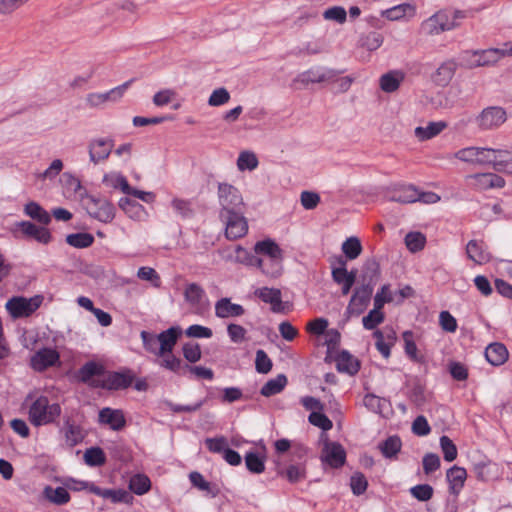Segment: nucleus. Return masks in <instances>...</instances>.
Here are the masks:
<instances>
[{"instance_id": "obj_1", "label": "nucleus", "mask_w": 512, "mask_h": 512, "mask_svg": "<svg viewBox=\"0 0 512 512\" xmlns=\"http://www.w3.org/2000/svg\"><path fill=\"white\" fill-rule=\"evenodd\" d=\"M61 412L58 403H50L47 396L40 395L29 406L28 420L35 427L49 425L57 421Z\"/></svg>"}, {"instance_id": "obj_2", "label": "nucleus", "mask_w": 512, "mask_h": 512, "mask_svg": "<svg viewBox=\"0 0 512 512\" xmlns=\"http://www.w3.org/2000/svg\"><path fill=\"white\" fill-rule=\"evenodd\" d=\"M254 252L257 256L264 255L269 258L264 260V264L260 267L264 274L270 277H277L281 274L283 251L274 240L268 238L258 241L254 246Z\"/></svg>"}, {"instance_id": "obj_3", "label": "nucleus", "mask_w": 512, "mask_h": 512, "mask_svg": "<svg viewBox=\"0 0 512 512\" xmlns=\"http://www.w3.org/2000/svg\"><path fill=\"white\" fill-rule=\"evenodd\" d=\"M218 201L221 206L219 217L244 211V202L240 191L231 184L219 183Z\"/></svg>"}, {"instance_id": "obj_4", "label": "nucleus", "mask_w": 512, "mask_h": 512, "mask_svg": "<svg viewBox=\"0 0 512 512\" xmlns=\"http://www.w3.org/2000/svg\"><path fill=\"white\" fill-rule=\"evenodd\" d=\"M43 296L35 295L31 298L16 296L9 299L6 303V309L14 319L29 317L42 304Z\"/></svg>"}, {"instance_id": "obj_5", "label": "nucleus", "mask_w": 512, "mask_h": 512, "mask_svg": "<svg viewBox=\"0 0 512 512\" xmlns=\"http://www.w3.org/2000/svg\"><path fill=\"white\" fill-rule=\"evenodd\" d=\"M338 74L339 72L334 69L312 68L297 75L292 82V87L296 90H300L307 87L309 84L330 82L333 81Z\"/></svg>"}, {"instance_id": "obj_6", "label": "nucleus", "mask_w": 512, "mask_h": 512, "mask_svg": "<svg viewBox=\"0 0 512 512\" xmlns=\"http://www.w3.org/2000/svg\"><path fill=\"white\" fill-rule=\"evenodd\" d=\"M85 208L91 217L103 223H110L115 217L114 205L105 198L88 196Z\"/></svg>"}, {"instance_id": "obj_7", "label": "nucleus", "mask_w": 512, "mask_h": 512, "mask_svg": "<svg viewBox=\"0 0 512 512\" xmlns=\"http://www.w3.org/2000/svg\"><path fill=\"white\" fill-rule=\"evenodd\" d=\"M470 58L466 60L468 68L488 66L497 63L501 58L508 56L506 47L503 48H489L485 50L473 51L471 54L466 52Z\"/></svg>"}, {"instance_id": "obj_8", "label": "nucleus", "mask_w": 512, "mask_h": 512, "mask_svg": "<svg viewBox=\"0 0 512 512\" xmlns=\"http://www.w3.org/2000/svg\"><path fill=\"white\" fill-rule=\"evenodd\" d=\"M373 290L374 289L369 286L367 287L361 284L354 289L345 312L348 318L352 315L359 316L366 310L370 303Z\"/></svg>"}, {"instance_id": "obj_9", "label": "nucleus", "mask_w": 512, "mask_h": 512, "mask_svg": "<svg viewBox=\"0 0 512 512\" xmlns=\"http://www.w3.org/2000/svg\"><path fill=\"white\" fill-rule=\"evenodd\" d=\"M225 224V236L229 240H236L247 234L248 224L244 217V211L228 214L220 217Z\"/></svg>"}, {"instance_id": "obj_10", "label": "nucleus", "mask_w": 512, "mask_h": 512, "mask_svg": "<svg viewBox=\"0 0 512 512\" xmlns=\"http://www.w3.org/2000/svg\"><path fill=\"white\" fill-rule=\"evenodd\" d=\"M134 375L131 371L111 372L104 380H98L91 383L92 387L103 388L107 390H122L132 385Z\"/></svg>"}, {"instance_id": "obj_11", "label": "nucleus", "mask_w": 512, "mask_h": 512, "mask_svg": "<svg viewBox=\"0 0 512 512\" xmlns=\"http://www.w3.org/2000/svg\"><path fill=\"white\" fill-rule=\"evenodd\" d=\"M506 119L507 114L504 108L491 106L482 110L476 118V122L480 129L491 130L501 126Z\"/></svg>"}, {"instance_id": "obj_12", "label": "nucleus", "mask_w": 512, "mask_h": 512, "mask_svg": "<svg viewBox=\"0 0 512 512\" xmlns=\"http://www.w3.org/2000/svg\"><path fill=\"white\" fill-rule=\"evenodd\" d=\"M490 149L487 147H466L458 150L455 153V158L471 164L489 165L490 155H492Z\"/></svg>"}, {"instance_id": "obj_13", "label": "nucleus", "mask_w": 512, "mask_h": 512, "mask_svg": "<svg viewBox=\"0 0 512 512\" xmlns=\"http://www.w3.org/2000/svg\"><path fill=\"white\" fill-rule=\"evenodd\" d=\"M321 460L332 468H340L345 464L346 451L338 442L325 441Z\"/></svg>"}, {"instance_id": "obj_14", "label": "nucleus", "mask_w": 512, "mask_h": 512, "mask_svg": "<svg viewBox=\"0 0 512 512\" xmlns=\"http://www.w3.org/2000/svg\"><path fill=\"white\" fill-rule=\"evenodd\" d=\"M59 353L52 348H42L31 357L30 365L38 372H43L59 362Z\"/></svg>"}, {"instance_id": "obj_15", "label": "nucleus", "mask_w": 512, "mask_h": 512, "mask_svg": "<svg viewBox=\"0 0 512 512\" xmlns=\"http://www.w3.org/2000/svg\"><path fill=\"white\" fill-rule=\"evenodd\" d=\"M113 147V140L103 138L92 140L88 146L90 161L95 165L105 161L111 154Z\"/></svg>"}, {"instance_id": "obj_16", "label": "nucleus", "mask_w": 512, "mask_h": 512, "mask_svg": "<svg viewBox=\"0 0 512 512\" xmlns=\"http://www.w3.org/2000/svg\"><path fill=\"white\" fill-rule=\"evenodd\" d=\"M472 471L479 481L488 482L496 479L500 475L498 464L488 458H483L477 462H473Z\"/></svg>"}, {"instance_id": "obj_17", "label": "nucleus", "mask_w": 512, "mask_h": 512, "mask_svg": "<svg viewBox=\"0 0 512 512\" xmlns=\"http://www.w3.org/2000/svg\"><path fill=\"white\" fill-rule=\"evenodd\" d=\"M468 178L473 181L472 185L477 190L502 188L505 186L504 178L494 173H478L470 175Z\"/></svg>"}, {"instance_id": "obj_18", "label": "nucleus", "mask_w": 512, "mask_h": 512, "mask_svg": "<svg viewBox=\"0 0 512 512\" xmlns=\"http://www.w3.org/2000/svg\"><path fill=\"white\" fill-rule=\"evenodd\" d=\"M466 13L462 10H440L435 13L434 22H440V30L449 31L459 26L458 20L464 19Z\"/></svg>"}, {"instance_id": "obj_19", "label": "nucleus", "mask_w": 512, "mask_h": 512, "mask_svg": "<svg viewBox=\"0 0 512 512\" xmlns=\"http://www.w3.org/2000/svg\"><path fill=\"white\" fill-rule=\"evenodd\" d=\"M131 83L130 81L125 82L124 84L115 87L111 89L110 91L106 93H91L87 96V103L92 106L96 107L99 106L107 101H116L117 99L121 98L126 89L129 87Z\"/></svg>"}, {"instance_id": "obj_20", "label": "nucleus", "mask_w": 512, "mask_h": 512, "mask_svg": "<svg viewBox=\"0 0 512 512\" xmlns=\"http://www.w3.org/2000/svg\"><path fill=\"white\" fill-rule=\"evenodd\" d=\"M99 422L101 424L109 425V427L114 431H120L126 425V419L122 410L112 409L109 407H105L100 410Z\"/></svg>"}, {"instance_id": "obj_21", "label": "nucleus", "mask_w": 512, "mask_h": 512, "mask_svg": "<svg viewBox=\"0 0 512 512\" xmlns=\"http://www.w3.org/2000/svg\"><path fill=\"white\" fill-rule=\"evenodd\" d=\"M182 330L180 327H170L167 330L157 335L159 341L158 356H165V354L172 352L174 346L180 337Z\"/></svg>"}, {"instance_id": "obj_22", "label": "nucleus", "mask_w": 512, "mask_h": 512, "mask_svg": "<svg viewBox=\"0 0 512 512\" xmlns=\"http://www.w3.org/2000/svg\"><path fill=\"white\" fill-rule=\"evenodd\" d=\"M16 226L20 228L21 232L29 237L33 238L39 243L48 244L51 239V233L45 227H38L30 221H21L16 223Z\"/></svg>"}, {"instance_id": "obj_23", "label": "nucleus", "mask_w": 512, "mask_h": 512, "mask_svg": "<svg viewBox=\"0 0 512 512\" xmlns=\"http://www.w3.org/2000/svg\"><path fill=\"white\" fill-rule=\"evenodd\" d=\"M446 478L449 483V492L452 495L458 496L464 487L467 478V471L465 468L454 465L446 472Z\"/></svg>"}, {"instance_id": "obj_24", "label": "nucleus", "mask_w": 512, "mask_h": 512, "mask_svg": "<svg viewBox=\"0 0 512 512\" xmlns=\"http://www.w3.org/2000/svg\"><path fill=\"white\" fill-rule=\"evenodd\" d=\"M255 295L263 302L271 304V310L274 313L283 312L281 300V291L277 288L262 287L255 291Z\"/></svg>"}, {"instance_id": "obj_25", "label": "nucleus", "mask_w": 512, "mask_h": 512, "mask_svg": "<svg viewBox=\"0 0 512 512\" xmlns=\"http://www.w3.org/2000/svg\"><path fill=\"white\" fill-rule=\"evenodd\" d=\"M457 69V64L454 60H447L443 62L432 75V81L440 87L447 86L452 80Z\"/></svg>"}, {"instance_id": "obj_26", "label": "nucleus", "mask_w": 512, "mask_h": 512, "mask_svg": "<svg viewBox=\"0 0 512 512\" xmlns=\"http://www.w3.org/2000/svg\"><path fill=\"white\" fill-rule=\"evenodd\" d=\"M244 313L243 306L232 303L230 298H221L215 304V315L218 318L238 317Z\"/></svg>"}, {"instance_id": "obj_27", "label": "nucleus", "mask_w": 512, "mask_h": 512, "mask_svg": "<svg viewBox=\"0 0 512 512\" xmlns=\"http://www.w3.org/2000/svg\"><path fill=\"white\" fill-rule=\"evenodd\" d=\"M509 353L502 343H491L485 349L486 360L493 366H500L508 359Z\"/></svg>"}, {"instance_id": "obj_28", "label": "nucleus", "mask_w": 512, "mask_h": 512, "mask_svg": "<svg viewBox=\"0 0 512 512\" xmlns=\"http://www.w3.org/2000/svg\"><path fill=\"white\" fill-rule=\"evenodd\" d=\"M336 367L339 372L355 375L360 369V363L348 351L342 350L336 358Z\"/></svg>"}, {"instance_id": "obj_29", "label": "nucleus", "mask_w": 512, "mask_h": 512, "mask_svg": "<svg viewBox=\"0 0 512 512\" xmlns=\"http://www.w3.org/2000/svg\"><path fill=\"white\" fill-rule=\"evenodd\" d=\"M380 277V267L375 260H368L364 266L362 275L360 277V283L364 286H369L374 289Z\"/></svg>"}, {"instance_id": "obj_30", "label": "nucleus", "mask_w": 512, "mask_h": 512, "mask_svg": "<svg viewBox=\"0 0 512 512\" xmlns=\"http://www.w3.org/2000/svg\"><path fill=\"white\" fill-rule=\"evenodd\" d=\"M418 199L419 191L413 185L403 186L400 189H396L389 197L390 201L402 204L414 203L417 202Z\"/></svg>"}, {"instance_id": "obj_31", "label": "nucleus", "mask_w": 512, "mask_h": 512, "mask_svg": "<svg viewBox=\"0 0 512 512\" xmlns=\"http://www.w3.org/2000/svg\"><path fill=\"white\" fill-rule=\"evenodd\" d=\"M404 78L405 75L402 71H389L380 77V87L386 93L395 92L399 88Z\"/></svg>"}, {"instance_id": "obj_32", "label": "nucleus", "mask_w": 512, "mask_h": 512, "mask_svg": "<svg viewBox=\"0 0 512 512\" xmlns=\"http://www.w3.org/2000/svg\"><path fill=\"white\" fill-rule=\"evenodd\" d=\"M24 213L42 225H48L51 222V215L35 201H30L24 206Z\"/></svg>"}, {"instance_id": "obj_33", "label": "nucleus", "mask_w": 512, "mask_h": 512, "mask_svg": "<svg viewBox=\"0 0 512 512\" xmlns=\"http://www.w3.org/2000/svg\"><path fill=\"white\" fill-rule=\"evenodd\" d=\"M466 253L469 259L477 264H485L491 260L490 254L476 240H470L466 246Z\"/></svg>"}, {"instance_id": "obj_34", "label": "nucleus", "mask_w": 512, "mask_h": 512, "mask_svg": "<svg viewBox=\"0 0 512 512\" xmlns=\"http://www.w3.org/2000/svg\"><path fill=\"white\" fill-rule=\"evenodd\" d=\"M447 127V123L444 121L429 122L427 126H419L415 128V136L421 140H429L438 134H440Z\"/></svg>"}, {"instance_id": "obj_35", "label": "nucleus", "mask_w": 512, "mask_h": 512, "mask_svg": "<svg viewBox=\"0 0 512 512\" xmlns=\"http://www.w3.org/2000/svg\"><path fill=\"white\" fill-rule=\"evenodd\" d=\"M245 466L252 474H261L265 471L266 456L250 451L244 456Z\"/></svg>"}, {"instance_id": "obj_36", "label": "nucleus", "mask_w": 512, "mask_h": 512, "mask_svg": "<svg viewBox=\"0 0 512 512\" xmlns=\"http://www.w3.org/2000/svg\"><path fill=\"white\" fill-rule=\"evenodd\" d=\"M287 385V377L279 374L275 378L268 380L261 388L262 396L270 397L280 393Z\"/></svg>"}, {"instance_id": "obj_37", "label": "nucleus", "mask_w": 512, "mask_h": 512, "mask_svg": "<svg viewBox=\"0 0 512 512\" xmlns=\"http://www.w3.org/2000/svg\"><path fill=\"white\" fill-rule=\"evenodd\" d=\"M63 430L66 442L70 447L78 445L84 439L81 428L72 422L70 418L65 420Z\"/></svg>"}, {"instance_id": "obj_38", "label": "nucleus", "mask_w": 512, "mask_h": 512, "mask_svg": "<svg viewBox=\"0 0 512 512\" xmlns=\"http://www.w3.org/2000/svg\"><path fill=\"white\" fill-rule=\"evenodd\" d=\"M103 371L102 365L94 361H89L78 370V378L81 382L91 386V383L95 381H91L92 377L103 374Z\"/></svg>"}, {"instance_id": "obj_39", "label": "nucleus", "mask_w": 512, "mask_h": 512, "mask_svg": "<svg viewBox=\"0 0 512 512\" xmlns=\"http://www.w3.org/2000/svg\"><path fill=\"white\" fill-rule=\"evenodd\" d=\"M235 261L241 264H245L248 266L262 267L264 264V259L257 256V254H253L249 252L247 249L238 245L235 248Z\"/></svg>"}, {"instance_id": "obj_40", "label": "nucleus", "mask_w": 512, "mask_h": 512, "mask_svg": "<svg viewBox=\"0 0 512 512\" xmlns=\"http://www.w3.org/2000/svg\"><path fill=\"white\" fill-rule=\"evenodd\" d=\"M378 447L385 458L392 459L400 452L402 442L398 436L394 435L381 442Z\"/></svg>"}, {"instance_id": "obj_41", "label": "nucleus", "mask_w": 512, "mask_h": 512, "mask_svg": "<svg viewBox=\"0 0 512 512\" xmlns=\"http://www.w3.org/2000/svg\"><path fill=\"white\" fill-rule=\"evenodd\" d=\"M277 475L286 477L290 483L295 484L305 479L306 469L303 465L291 464L285 470L278 469Z\"/></svg>"}, {"instance_id": "obj_42", "label": "nucleus", "mask_w": 512, "mask_h": 512, "mask_svg": "<svg viewBox=\"0 0 512 512\" xmlns=\"http://www.w3.org/2000/svg\"><path fill=\"white\" fill-rule=\"evenodd\" d=\"M346 260L342 256H337L331 260L332 279L335 283L341 284L350 276V272L346 268Z\"/></svg>"}, {"instance_id": "obj_43", "label": "nucleus", "mask_w": 512, "mask_h": 512, "mask_svg": "<svg viewBox=\"0 0 512 512\" xmlns=\"http://www.w3.org/2000/svg\"><path fill=\"white\" fill-rule=\"evenodd\" d=\"M45 497L56 505H64L69 502L70 494L64 487L52 488L47 486L44 489Z\"/></svg>"}, {"instance_id": "obj_44", "label": "nucleus", "mask_w": 512, "mask_h": 512, "mask_svg": "<svg viewBox=\"0 0 512 512\" xmlns=\"http://www.w3.org/2000/svg\"><path fill=\"white\" fill-rule=\"evenodd\" d=\"M103 183L114 189H120L124 194H129L130 185L127 179L119 173L105 174L103 177Z\"/></svg>"}, {"instance_id": "obj_45", "label": "nucleus", "mask_w": 512, "mask_h": 512, "mask_svg": "<svg viewBox=\"0 0 512 512\" xmlns=\"http://www.w3.org/2000/svg\"><path fill=\"white\" fill-rule=\"evenodd\" d=\"M490 152H492V155H490V164L492 165L494 170L498 169H504L503 166H505L509 161L512 160V151L506 150V149H490Z\"/></svg>"}, {"instance_id": "obj_46", "label": "nucleus", "mask_w": 512, "mask_h": 512, "mask_svg": "<svg viewBox=\"0 0 512 512\" xmlns=\"http://www.w3.org/2000/svg\"><path fill=\"white\" fill-rule=\"evenodd\" d=\"M151 488L150 479L144 474H136L130 478L129 489L136 495H143Z\"/></svg>"}, {"instance_id": "obj_47", "label": "nucleus", "mask_w": 512, "mask_h": 512, "mask_svg": "<svg viewBox=\"0 0 512 512\" xmlns=\"http://www.w3.org/2000/svg\"><path fill=\"white\" fill-rule=\"evenodd\" d=\"M161 357L162 361L160 365L162 367L179 375H185V365H187V363H184L180 358L173 355L172 352Z\"/></svg>"}, {"instance_id": "obj_48", "label": "nucleus", "mask_w": 512, "mask_h": 512, "mask_svg": "<svg viewBox=\"0 0 512 512\" xmlns=\"http://www.w3.org/2000/svg\"><path fill=\"white\" fill-rule=\"evenodd\" d=\"M362 245L358 237L347 238L342 244V252L349 260H354L362 253Z\"/></svg>"}, {"instance_id": "obj_49", "label": "nucleus", "mask_w": 512, "mask_h": 512, "mask_svg": "<svg viewBox=\"0 0 512 512\" xmlns=\"http://www.w3.org/2000/svg\"><path fill=\"white\" fill-rule=\"evenodd\" d=\"M84 460L89 466H102L106 462V456L100 447H91L85 451Z\"/></svg>"}, {"instance_id": "obj_50", "label": "nucleus", "mask_w": 512, "mask_h": 512, "mask_svg": "<svg viewBox=\"0 0 512 512\" xmlns=\"http://www.w3.org/2000/svg\"><path fill=\"white\" fill-rule=\"evenodd\" d=\"M66 242L75 248H87L94 242V237L90 233H73L66 237Z\"/></svg>"}, {"instance_id": "obj_51", "label": "nucleus", "mask_w": 512, "mask_h": 512, "mask_svg": "<svg viewBox=\"0 0 512 512\" xmlns=\"http://www.w3.org/2000/svg\"><path fill=\"white\" fill-rule=\"evenodd\" d=\"M403 339L405 342V353L414 362L422 363L424 361L423 356L418 355V349L416 343L413 340V333L411 331H405L403 333Z\"/></svg>"}, {"instance_id": "obj_52", "label": "nucleus", "mask_w": 512, "mask_h": 512, "mask_svg": "<svg viewBox=\"0 0 512 512\" xmlns=\"http://www.w3.org/2000/svg\"><path fill=\"white\" fill-rule=\"evenodd\" d=\"M385 319V314L382 310L374 307L366 316L363 317L362 323L365 329L373 330Z\"/></svg>"}, {"instance_id": "obj_53", "label": "nucleus", "mask_w": 512, "mask_h": 512, "mask_svg": "<svg viewBox=\"0 0 512 512\" xmlns=\"http://www.w3.org/2000/svg\"><path fill=\"white\" fill-rule=\"evenodd\" d=\"M171 205L175 212L184 219L191 218L194 216V209L192 203L189 200L180 198H174Z\"/></svg>"}, {"instance_id": "obj_54", "label": "nucleus", "mask_w": 512, "mask_h": 512, "mask_svg": "<svg viewBox=\"0 0 512 512\" xmlns=\"http://www.w3.org/2000/svg\"><path fill=\"white\" fill-rule=\"evenodd\" d=\"M426 238L421 232H409L405 236V244L411 252H418L425 246Z\"/></svg>"}, {"instance_id": "obj_55", "label": "nucleus", "mask_w": 512, "mask_h": 512, "mask_svg": "<svg viewBox=\"0 0 512 512\" xmlns=\"http://www.w3.org/2000/svg\"><path fill=\"white\" fill-rule=\"evenodd\" d=\"M119 207L131 218L139 217L143 206L128 197H122L118 203Z\"/></svg>"}, {"instance_id": "obj_56", "label": "nucleus", "mask_w": 512, "mask_h": 512, "mask_svg": "<svg viewBox=\"0 0 512 512\" xmlns=\"http://www.w3.org/2000/svg\"><path fill=\"white\" fill-rule=\"evenodd\" d=\"M237 166L241 171L254 170L258 166V159L253 152L244 151L237 159Z\"/></svg>"}, {"instance_id": "obj_57", "label": "nucleus", "mask_w": 512, "mask_h": 512, "mask_svg": "<svg viewBox=\"0 0 512 512\" xmlns=\"http://www.w3.org/2000/svg\"><path fill=\"white\" fill-rule=\"evenodd\" d=\"M440 447L447 462H452L457 458V447L448 436L440 437Z\"/></svg>"}, {"instance_id": "obj_58", "label": "nucleus", "mask_w": 512, "mask_h": 512, "mask_svg": "<svg viewBox=\"0 0 512 512\" xmlns=\"http://www.w3.org/2000/svg\"><path fill=\"white\" fill-rule=\"evenodd\" d=\"M203 296L204 290L196 283L188 284L184 291L185 300L192 305L199 304Z\"/></svg>"}, {"instance_id": "obj_59", "label": "nucleus", "mask_w": 512, "mask_h": 512, "mask_svg": "<svg viewBox=\"0 0 512 512\" xmlns=\"http://www.w3.org/2000/svg\"><path fill=\"white\" fill-rule=\"evenodd\" d=\"M368 486L366 477L361 472L354 473L350 478V487L354 495H362Z\"/></svg>"}, {"instance_id": "obj_60", "label": "nucleus", "mask_w": 512, "mask_h": 512, "mask_svg": "<svg viewBox=\"0 0 512 512\" xmlns=\"http://www.w3.org/2000/svg\"><path fill=\"white\" fill-rule=\"evenodd\" d=\"M183 356L189 363H196L201 359L202 353L198 343L188 342L182 347Z\"/></svg>"}, {"instance_id": "obj_61", "label": "nucleus", "mask_w": 512, "mask_h": 512, "mask_svg": "<svg viewBox=\"0 0 512 512\" xmlns=\"http://www.w3.org/2000/svg\"><path fill=\"white\" fill-rule=\"evenodd\" d=\"M433 492V487L429 484H419L410 489L411 495L422 502L430 500Z\"/></svg>"}, {"instance_id": "obj_62", "label": "nucleus", "mask_w": 512, "mask_h": 512, "mask_svg": "<svg viewBox=\"0 0 512 512\" xmlns=\"http://www.w3.org/2000/svg\"><path fill=\"white\" fill-rule=\"evenodd\" d=\"M255 367L256 371L261 374H267L271 371L272 361L264 350L256 352Z\"/></svg>"}, {"instance_id": "obj_63", "label": "nucleus", "mask_w": 512, "mask_h": 512, "mask_svg": "<svg viewBox=\"0 0 512 512\" xmlns=\"http://www.w3.org/2000/svg\"><path fill=\"white\" fill-rule=\"evenodd\" d=\"M230 100V93L224 87L215 89L208 99V104L217 107L226 104Z\"/></svg>"}, {"instance_id": "obj_64", "label": "nucleus", "mask_w": 512, "mask_h": 512, "mask_svg": "<svg viewBox=\"0 0 512 512\" xmlns=\"http://www.w3.org/2000/svg\"><path fill=\"white\" fill-rule=\"evenodd\" d=\"M309 422L321 428L324 431L330 430L333 427L332 421L321 412L313 411L308 417Z\"/></svg>"}]
</instances>
